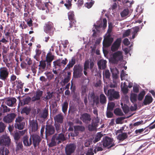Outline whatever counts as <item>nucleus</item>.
Here are the masks:
<instances>
[{"label":"nucleus","instance_id":"obj_29","mask_svg":"<svg viewBox=\"0 0 155 155\" xmlns=\"http://www.w3.org/2000/svg\"><path fill=\"white\" fill-rule=\"evenodd\" d=\"M12 41L13 43L12 44V45L10 47V48L11 49L16 48L20 44V40L19 39L14 38L12 39Z\"/></svg>","mask_w":155,"mask_h":155},{"label":"nucleus","instance_id":"obj_1","mask_svg":"<svg viewBox=\"0 0 155 155\" xmlns=\"http://www.w3.org/2000/svg\"><path fill=\"white\" fill-rule=\"evenodd\" d=\"M65 140L64 134L62 133L54 134L51 139V141L49 144V147H52L61 143Z\"/></svg>","mask_w":155,"mask_h":155},{"label":"nucleus","instance_id":"obj_21","mask_svg":"<svg viewBox=\"0 0 155 155\" xmlns=\"http://www.w3.org/2000/svg\"><path fill=\"white\" fill-rule=\"evenodd\" d=\"M117 133H122V134H119L117 136V139L120 141H123L127 139L128 137V135L127 133H122L121 130L117 131Z\"/></svg>","mask_w":155,"mask_h":155},{"label":"nucleus","instance_id":"obj_11","mask_svg":"<svg viewBox=\"0 0 155 155\" xmlns=\"http://www.w3.org/2000/svg\"><path fill=\"white\" fill-rule=\"evenodd\" d=\"M76 148V145L74 143H70L66 145L65 148L66 155H72L74 153Z\"/></svg>","mask_w":155,"mask_h":155},{"label":"nucleus","instance_id":"obj_33","mask_svg":"<svg viewBox=\"0 0 155 155\" xmlns=\"http://www.w3.org/2000/svg\"><path fill=\"white\" fill-rule=\"evenodd\" d=\"M99 102L102 104H105L107 103V98L103 94H100L99 97Z\"/></svg>","mask_w":155,"mask_h":155},{"label":"nucleus","instance_id":"obj_12","mask_svg":"<svg viewBox=\"0 0 155 155\" xmlns=\"http://www.w3.org/2000/svg\"><path fill=\"white\" fill-rule=\"evenodd\" d=\"M30 139L33 140V143L35 148L38 146L41 140L40 137L36 134H32L30 135Z\"/></svg>","mask_w":155,"mask_h":155},{"label":"nucleus","instance_id":"obj_47","mask_svg":"<svg viewBox=\"0 0 155 155\" xmlns=\"http://www.w3.org/2000/svg\"><path fill=\"white\" fill-rule=\"evenodd\" d=\"M74 129H75V131H76L77 130H78L81 132H83L85 130V127L82 125L75 126L74 127Z\"/></svg>","mask_w":155,"mask_h":155},{"label":"nucleus","instance_id":"obj_18","mask_svg":"<svg viewBox=\"0 0 155 155\" xmlns=\"http://www.w3.org/2000/svg\"><path fill=\"white\" fill-rule=\"evenodd\" d=\"M54 56L52 52L49 51L46 55V59L45 61L47 62V66L48 67H51V63L54 59Z\"/></svg>","mask_w":155,"mask_h":155},{"label":"nucleus","instance_id":"obj_55","mask_svg":"<svg viewBox=\"0 0 155 155\" xmlns=\"http://www.w3.org/2000/svg\"><path fill=\"white\" fill-rule=\"evenodd\" d=\"M137 95L134 94L131 95L130 97V100L131 102L133 103L137 101Z\"/></svg>","mask_w":155,"mask_h":155},{"label":"nucleus","instance_id":"obj_41","mask_svg":"<svg viewBox=\"0 0 155 155\" xmlns=\"http://www.w3.org/2000/svg\"><path fill=\"white\" fill-rule=\"evenodd\" d=\"M25 125V122L15 123V127L16 129H18L19 130H21L23 129L24 126Z\"/></svg>","mask_w":155,"mask_h":155},{"label":"nucleus","instance_id":"obj_48","mask_svg":"<svg viewBox=\"0 0 155 155\" xmlns=\"http://www.w3.org/2000/svg\"><path fill=\"white\" fill-rule=\"evenodd\" d=\"M121 105L124 112L125 114L128 113L129 111L128 106L126 104H124V105H123L122 103L121 104Z\"/></svg>","mask_w":155,"mask_h":155},{"label":"nucleus","instance_id":"obj_57","mask_svg":"<svg viewBox=\"0 0 155 155\" xmlns=\"http://www.w3.org/2000/svg\"><path fill=\"white\" fill-rule=\"evenodd\" d=\"M16 82L18 84L17 85V87L19 89H22L23 87L24 83H22L21 81L20 80H16Z\"/></svg>","mask_w":155,"mask_h":155},{"label":"nucleus","instance_id":"obj_13","mask_svg":"<svg viewBox=\"0 0 155 155\" xmlns=\"http://www.w3.org/2000/svg\"><path fill=\"white\" fill-rule=\"evenodd\" d=\"M30 130L32 132L36 131L38 128V124L36 120H33L29 121Z\"/></svg>","mask_w":155,"mask_h":155},{"label":"nucleus","instance_id":"obj_37","mask_svg":"<svg viewBox=\"0 0 155 155\" xmlns=\"http://www.w3.org/2000/svg\"><path fill=\"white\" fill-rule=\"evenodd\" d=\"M35 55L34 56V58L37 61H39L40 56L41 53V51L38 49H36L35 50Z\"/></svg>","mask_w":155,"mask_h":155},{"label":"nucleus","instance_id":"obj_9","mask_svg":"<svg viewBox=\"0 0 155 155\" xmlns=\"http://www.w3.org/2000/svg\"><path fill=\"white\" fill-rule=\"evenodd\" d=\"M9 74L8 70L7 68L2 67L0 68V79L5 81L8 77Z\"/></svg>","mask_w":155,"mask_h":155},{"label":"nucleus","instance_id":"obj_39","mask_svg":"<svg viewBox=\"0 0 155 155\" xmlns=\"http://www.w3.org/2000/svg\"><path fill=\"white\" fill-rule=\"evenodd\" d=\"M103 136V134L101 132L97 133L95 135L94 139L93 141V142L95 143L99 141Z\"/></svg>","mask_w":155,"mask_h":155},{"label":"nucleus","instance_id":"obj_62","mask_svg":"<svg viewBox=\"0 0 155 155\" xmlns=\"http://www.w3.org/2000/svg\"><path fill=\"white\" fill-rule=\"evenodd\" d=\"M24 19L27 22V24L29 27H31L34 25V24H33L31 18H30L29 19H26L24 18Z\"/></svg>","mask_w":155,"mask_h":155},{"label":"nucleus","instance_id":"obj_31","mask_svg":"<svg viewBox=\"0 0 155 155\" xmlns=\"http://www.w3.org/2000/svg\"><path fill=\"white\" fill-rule=\"evenodd\" d=\"M5 32V36H3L2 38L5 39L6 41V43L7 44L9 42V41H10V44L11 43V41L12 40L11 33L9 32Z\"/></svg>","mask_w":155,"mask_h":155},{"label":"nucleus","instance_id":"obj_7","mask_svg":"<svg viewBox=\"0 0 155 155\" xmlns=\"http://www.w3.org/2000/svg\"><path fill=\"white\" fill-rule=\"evenodd\" d=\"M83 68L79 65H74L73 68V76L75 78H81L83 76Z\"/></svg>","mask_w":155,"mask_h":155},{"label":"nucleus","instance_id":"obj_52","mask_svg":"<svg viewBox=\"0 0 155 155\" xmlns=\"http://www.w3.org/2000/svg\"><path fill=\"white\" fill-rule=\"evenodd\" d=\"M47 95L45 97L46 100H48L52 98L53 96L54 93L53 92H51L50 91H48L47 92Z\"/></svg>","mask_w":155,"mask_h":155},{"label":"nucleus","instance_id":"obj_8","mask_svg":"<svg viewBox=\"0 0 155 155\" xmlns=\"http://www.w3.org/2000/svg\"><path fill=\"white\" fill-rule=\"evenodd\" d=\"M108 94L107 97L110 101H113L114 99H118L120 97L119 93L115 91L114 89H110L108 90Z\"/></svg>","mask_w":155,"mask_h":155},{"label":"nucleus","instance_id":"obj_10","mask_svg":"<svg viewBox=\"0 0 155 155\" xmlns=\"http://www.w3.org/2000/svg\"><path fill=\"white\" fill-rule=\"evenodd\" d=\"M99 121L100 119H97H97H93L91 124H89L88 126V130L91 131L96 130Z\"/></svg>","mask_w":155,"mask_h":155},{"label":"nucleus","instance_id":"obj_3","mask_svg":"<svg viewBox=\"0 0 155 155\" xmlns=\"http://www.w3.org/2000/svg\"><path fill=\"white\" fill-rule=\"evenodd\" d=\"M123 58L122 52L117 51L113 54L111 58L110 61L112 63L117 64L119 61H121Z\"/></svg>","mask_w":155,"mask_h":155},{"label":"nucleus","instance_id":"obj_42","mask_svg":"<svg viewBox=\"0 0 155 155\" xmlns=\"http://www.w3.org/2000/svg\"><path fill=\"white\" fill-rule=\"evenodd\" d=\"M68 103L67 101H65L62 105V109L63 112L65 114L66 113L68 107Z\"/></svg>","mask_w":155,"mask_h":155},{"label":"nucleus","instance_id":"obj_54","mask_svg":"<svg viewBox=\"0 0 155 155\" xmlns=\"http://www.w3.org/2000/svg\"><path fill=\"white\" fill-rule=\"evenodd\" d=\"M53 63L54 64V67L55 68H56V66L61 67L62 66L61 63L60 59H58L55 61H54L53 62Z\"/></svg>","mask_w":155,"mask_h":155},{"label":"nucleus","instance_id":"obj_22","mask_svg":"<svg viewBox=\"0 0 155 155\" xmlns=\"http://www.w3.org/2000/svg\"><path fill=\"white\" fill-rule=\"evenodd\" d=\"M22 141L25 146L30 147L32 144V141L30 139V137L29 139L27 136H25L22 138Z\"/></svg>","mask_w":155,"mask_h":155},{"label":"nucleus","instance_id":"obj_30","mask_svg":"<svg viewBox=\"0 0 155 155\" xmlns=\"http://www.w3.org/2000/svg\"><path fill=\"white\" fill-rule=\"evenodd\" d=\"M153 99L150 95H147L145 97L143 104L145 105L150 104L153 101Z\"/></svg>","mask_w":155,"mask_h":155},{"label":"nucleus","instance_id":"obj_2","mask_svg":"<svg viewBox=\"0 0 155 155\" xmlns=\"http://www.w3.org/2000/svg\"><path fill=\"white\" fill-rule=\"evenodd\" d=\"M55 29L54 23L51 21L46 22L43 26L44 31L51 36L54 35Z\"/></svg>","mask_w":155,"mask_h":155},{"label":"nucleus","instance_id":"obj_34","mask_svg":"<svg viewBox=\"0 0 155 155\" xmlns=\"http://www.w3.org/2000/svg\"><path fill=\"white\" fill-rule=\"evenodd\" d=\"M88 90V88L86 85H82L81 88V96L82 97L87 96V93Z\"/></svg>","mask_w":155,"mask_h":155},{"label":"nucleus","instance_id":"obj_15","mask_svg":"<svg viewBox=\"0 0 155 155\" xmlns=\"http://www.w3.org/2000/svg\"><path fill=\"white\" fill-rule=\"evenodd\" d=\"M80 119L83 123L85 124H88L90 122L91 120V115L87 113H84L81 115Z\"/></svg>","mask_w":155,"mask_h":155},{"label":"nucleus","instance_id":"obj_26","mask_svg":"<svg viewBox=\"0 0 155 155\" xmlns=\"http://www.w3.org/2000/svg\"><path fill=\"white\" fill-rule=\"evenodd\" d=\"M76 63V60L75 58L72 57L71 60L69 61L66 67L65 68L64 70L67 71L70 68L73 67Z\"/></svg>","mask_w":155,"mask_h":155},{"label":"nucleus","instance_id":"obj_63","mask_svg":"<svg viewBox=\"0 0 155 155\" xmlns=\"http://www.w3.org/2000/svg\"><path fill=\"white\" fill-rule=\"evenodd\" d=\"M127 86H125V83H124V84L123 87L122 88V90L123 91V92L124 94H127L128 91V89Z\"/></svg>","mask_w":155,"mask_h":155},{"label":"nucleus","instance_id":"obj_24","mask_svg":"<svg viewBox=\"0 0 155 155\" xmlns=\"http://www.w3.org/2000/svg\"><path fill=\"white\" fill-rule=\"evenodd\" d=\"M107 61L105 60L101 59L97 62V65L98 68L100 69L104 70L105 69L107 66Z\"/></svg>","mask_w":155,"mask_h":155},{"label":"nucleus","instance_id":"obj_40","mask_svg":"<svg viewBox=\"0 0 155 155\" xmlns=\"http://www.w3.org/2000/svg\"><path fill=\"white\" fill-rule=\"evenodd\" d=\"M8 150L5 147H2L0 148V154L1 155H7L9 153Z\"/></svg>","mask_w":155,"mask_h":155},{"label":"nucleus","instance_id":"obj_19","mask_svg":"<svg viewBox=\"0 0 155 155\" xmlns=\"http://www.w3.org/2000/svg\"><path fill=\"white\" fill-rule=\"evenodd\" d=\"M121 42V39L120 38L117 39L111 47V51H115L117 50L120 45Z\"/></svg>","mask_w":155,"mask_h":155},{"label":"nucleus","instance_id":"obj_46","mask_svg":"<svg viewBox=\"0 0 155 155\" xmlns=\"http://www.w3.org/2000/svg\"><path fill=\"white\" fill-rule=\"evenodd\" d=\"M31 109L30 107H24L22 110L21 113V114L25 113L26 115H28L30 113Z\"/></svg>","mask_w":155,"mask_h":155},{"label":"nucleus","instance_id":"obj_59","mask_svg":"<svg viewBox=\"0 0 155 155\" xmlns=\"http://www.w3.org/2000/svg\"><path fill=\"white\" fill-rule=\"evenodd\" d=\"M6 126L2 122H0V133L3 132L5 129Z\"/></svg>","mask_w":155,"mask_h":155},{"label":"nucleus","instance_id":"obj_6","mask_svg":"<svg viewBox=\"0 0 155 155\" xmlns=\"http://www.w3.org/2000/svg\"><path fill=\"white\" fill-rule=\"evenodd\" d=\"M68 16L70 22L69 24L68 25L67 28L68 30H69L72 27H76V21L75 19L74 15L73 12H69L68 13Z\"/></svg>","mask_w":155,"mask_h":155},{"label":"nucleus","instance_id":"obj_51","mask_svg":"<svg viewBox=\"0 0 155 155\" xmlns=\"http://www.w3.org/2000/svg\"><path fill=\"white\" fill-rule=\"evenodd\" d=\"M114 113L116 115L119 116H122L124 115L121 109L119 108H117L115 109Z\"/></svg>","mask_w":155,"mask_h":155},{"label":"nucleus","instance_id":"obj_43","mask_svg":"<svg viewBox=\"0 0 155 155\" xmlns=\"http://www.w3.org/2000/svg\"><path fill=\"white\" fill-rule=\"evenodd\" d=\"M45 74L47 77V80L48 81H50L54 78V75L51 72H46L45 73Z\"/></svg>","mask_w":155,"mask_h":155},{"label":"nucleus","instance_id":"obj_64","mask_svg":"<svg viewBox=\"0 0 155 155\" xmlns=\"http://www.w3.org/2000/svg\"><path fill=\"white\" fill-rule=\"evenodd\" d=\"M94 3V1H92L89 2H87L84 5L88 8H91Z\"/></svg>","mask_w":155,"mask_h":155},{"label":"nucleus","instance_id":"obj_14","mask_svg":"<svg viewBox=\"0 0 155 155\" xmlns=\"http://www.w3.org/2000/svg\"><path fill=\"white\" fill-rule=\"evenodd\" d=\"M11 143V140L7 135H3L0 137V144L8 146Z\"/></svg>","mask_w":155,"mask_h":155},{"label":"nucleus","instance_id":"obj_32","mask_svg":"<svg viewBox=\"0 0 155 155\" xmlns=\"http://www.w3.org/2000/svg\"><path fill=\"white\" fill-rule=\"evenodd\" d=\"M25 133V130L20 131H18V132L17 131L13 135L14 140L18 142V140L20 139V136L19 133L21 134V135H23Z\"/></svg>","mask_w":155,"mask_h":155},{"label":"nucleus","instance_id":"obj_49","mask_svg":"<svg viewBox=\"0 0 155 155\" xmlns=\"http://www.w3.org/2000/svg\"><path fill=\"white\" fill-rule=\"evenodd\" d=\"M129 13V11L128 9H124L122 12L120 13L121 16L122 17H125L127 16Z\"/></svg>","mask_w":155,"mask_h":155},{"label":"nucleus","instance_id":"obj_44","mask_svg":"<svg viewBox=\"0 0 155 155\" xmlns=\"http://www.w3.org/2000/svg\"><path fill=\"white\" fill-rule=\"evenodd\" d=\"M16 151H19V150H23V146L22 142H19L16 141Z\"/></svg>","mask_w":155,"mask_h":155},{"label":"nucleus","instance_id":"obj_5","mask_svg":"<svg viewBox=\"0 0 155 155\" xmlns=\"http://www.w3.org/2000/svg\"><path fill=\"white\" fill-rule=\"evenodd\" d=\"M36 6L40 10H44L47 8V10H46V12L48 13H49V9L50 8V5L49 4L51 5V3H50L49 2H42L41 0H36Z\"/></svg>","mask_w":155,"mask_h":155},{"label":"nucleus","instance_id":"obj_60","mask_svg":"<svg viewBox=\"0 0 155 155\" xmlns=\"http://www.w3.org/2000/svg\"><path fill=\"white\" fill-rule=\"evenodd\" d=\"M31 100V98L29 96L27 97L26 98L23 99V105L28 104L30 102Z\"/></svg>","mask_w":155,"mask_h":155},{"label":"nucleus","instance_id":"obj_23","mask_svg":"<svg viewBox=\"0 0 155 155\" xmlns=\"http://www.w3.org/2000/svg\"><path fill=\"white\" fill-rule=\"evenodd\" d=\"M113 41V38L108 36L104 38V40L103 42V45L106 47H108L111 45Z\"/></svg>","mask_w":155,"mask_h":155},{"label":"nucleus","instance_id":"obj_35","mask_svg":"<svg viewBox=\"0 0 155 155\" xmlns=\"http://www.w3.org/2000/svg\"><path fill=\"white\" fill-rule=\"evenodd\" d=\"M10 111V109L5 104H2L0 107V112L3 113L8 112Z\"/></svg>","mask_w":155,"mask_h":155},{"label":"nucleus","instance_id":"obj_53","mask_svg":"<svg viewBox=\"0 0 155 155\" xmlns=\"http://www.w3.org/2000/svg\"><path fill=\"white\" fill-rule=\"evenodd\" d=\"M46 61L45 60L40 61L38 66L41 69H45L46 67Z\"/></svg>","mask_w":155,"mask_h":155},{"label":"nucleus","instance_id":"obj_4","mask_svg":"<svg viewBox=\"0 0 155 155\" xmlns=\"http://www.w3.org/2000/svg\"><path fill=\"white\" fill-rule=\"evenodd\" d=\"M101 143H102L104 148L107 147L108 149L115 145L113 139L107 136H106L103 139Z\"/></svg>","mask_w":155,"mask_h":155},{"label":"nucleus","instance_id":"obj_17","mask_svg":"<svg viewBox=\"0 0 155 155\" xmlns=\"http://www.w3.org/2000/svg\"><path fill=\"white\" fill-rule=\"evenodd\" d=\"M15 116L16 115L15 113H12L8 114L3 118V121L6 123H10L13 121Z\"/></svg>","mask_w":155,"mask_h":155},{"label":"nucleus","instance_id":"obj_56","mask_svg":"<svg viewBox=\"0 0 155 155\" xmlns=\"http://www.w3.org/2000/svg\"><path fill=\"white\" fill-rule=\"evenodd\" d=\"M54 125L55 126L56 130L57 133H59L61 132V128L60 123H55Z\"/></svg>","mask_w":155,"mask_h":155},{"label":"nucleus","instance_id":"obj_16","mask_svg":"<svg viewBox=\"0 0 155 155\" xmlns=\"http://www.w3.org/2000/svg\"><path fill=\"white\" fill-rule=\"evenodd\" d=\"M54 132V128L52 125H46L45 133L46 137L53 134Z\"/></svg>","mask_w":155,"mask_h":155},{"label":"nucleus","instance_id":"obj_50","mask_svg":"<svg viewBox=\"0 0 155 155\" xmlns=\"http://www.w3.org/2000/svg\"><path fill=\"white\" fill-rule=\"evenodd\" d=\"M145 94L146 92L144 90H143L140 92L138 96V100L140 101H141L143 99V97Z\"/></svg>","mask_w":155,"mask_h":155},{"label":"nucleus","instance_id":"obj_25","mask_svg":"<svg viewBox=\"0 0 155 155\" xmlns=\"http://www.w3.org/2000/svg\"><path fill=\"white\" fill-rule=\"evenodd\" d=\"M17 101L14 97H8L5 101L6 104L9 106H13Z\"/></svg>","mask_w":155,"mask_h":155},{"label":"nucleus","instance_id":"obj_27","mask_svg":"<svg viewBox=\"0 0 155 155\" xmlns=\"http://www.w3.org/2000/svg\"><path fill=\"white\" fill-rule=\"evenodd\" d=\"M90 97L92 99L93 103L95 104L97 106L100 102L99 97L98 96L95 95L94 92L91 94Z\"/></svg>","mask_w":155,"mask_h":155},{"label":"nucleus","instance_id":"obj_28","mask_svg":"<svg viewBox=\"0 0 155 155\" xmlns=\"http://www.w3.org/2000/svg\"><path fill=\"white\" fill-rule=\"evenodd\" d=\"M55 122L57 123L62 124L63 122L64 116L61 114H60L55 116L54 117Z\"/></svg>","mask_w":155,"mask_h":155},{"label":"nucleus","instance_id":"obj_58","mask_svg":"<svg viewBox=\"0 0 155 155\" xmlns=\"http://www.w3.org/2000/svg\"><path fill=\"white\" fill-rule=\"evenodd\" d=\"M115 105V104L114 102H111L108 104L107 108L109 110H112Z\"/></svg>","mask_w":155,"mask_h":155},{"label":"nucleus","instance_id":"obj_36","mask_svg":"<svg viewBox=\"0 0 155 155\" xmlns=\"http://www.w3.org/2000/svg\"><path fill=\"white\" fill-rule=\"evenodd\" d=\"M39 115L42 118H46L48 115V109L46 108H44L43 112L40 113Z\"/></svg>","mask_w":155,"mask_h":155},{"label":"nucleus","instance_id":"obj_45","mask_svg":"<svg viewBox=\"0 0 155 155\" xmlns=\"http://www.w3.org/2000/svg\"><path fill=\"white\" fill-rule=\"evenodd\" d=\"M133 31L132 32V39H134L137 35V33L139 31V28L138 26H136L133 28Z\"/></svg>","mask_w":155,"mask_h":155},{"label":"nucleus","instance_id":"obj_61","mask_svg":"<svg viewBox=\"0 0 155 155\" xmlns=\"http://www.w3.org/2000/svg\"><path fill=\"white\" fill-rule=\"evenodd\" d=\"M103 75L106 78H109L110 75V73L109 70H106L104 71V73L103 74Z\"/></svg>","mask_w":155,"mask_h":155},{"label":"nucleus","instance_id":"obj_20","mask_svg":"<svg viewBox=\"0 0 155 155\" xmlns=\"http://www.w3.org/2000/svg\"><path fill=\"white\" fill-rule=\"evenodd\" d=\"M43 93L42 91H41L40 90H38L35 93V96L32 98V101H35L40 100Z\"/></svg>","mask_w":155,"mask_h":155},{"label":"nucleus","instance_id":"obj_38","mask_svg":"<svg viewBox=\"0 0 155 155\" xmlns=\"http://www.w3.org/2000/svg\"><path fill=\"white\" fill-rule=\"evenodd\" d=\"M102 144L101 143H97V145L95 147L94 150V152L95 153H96L97 152L102 151L103 150V149L102 147Z\"/></svg>","mask_w":155,"mask_h":155}]
</instances>
